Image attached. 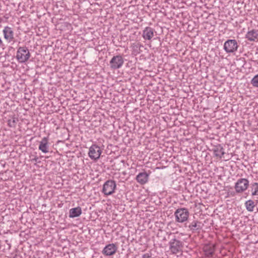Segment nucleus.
Returning <instances> with one entry per match:
<instances>
[{
  "label": "nucleus",
  "mask_w": 258,
  "mask_h": 258,
  "mask_svg": "<svg viewBox=\"0 0 258 258\" xmlns=\"http://www.w3.org/2000/svg\"><path fill=\"white\" fill-rule=\"evenodd\" d=\"M189 215L188 210L185 208H178L174 213L175 221L178 223H183L187 221Z\"/></svg>",
  "instance_id": "nucleus-1"
},
{
  "label": "nucleus",
  "mask_w": 258,
  "mask_h": 258,
  "mask_svg": "<svg viewBox=\"0 0 258 258\" xmlns=\"http://www.w3.org/2000/svg\"><path fill=\"white\" fill-rule=\"evenodd\" d=\"M30 57V53L26 46L20 47L17 50L16 58L21 63L27 61Z\"/></svg>",
  "instance_id": "nucleus-2"
},
{
  "label": "nucleus",
  "mask_w": 258,
  "mask_h": 258,
  "mask_svg": "<svg viewBox=\"0 0 258 258\" xmlns=\"http://www.w3.org/2000/svg\"><path fill=\"white\" fill-rule=\"evenodd\" d=\"M116 187L115 181L108 180L103 184L102 192L106 196L111 195L114 192Z\"/></svg>",
  "instance_id": "nucleus-3"
},
{
  "label": "nucleus",
  "mask_w": 258,
  "mask_h": 258,
  "mask_svg": "<svg viewBox=\"0 0 258 258\" xmlns=\"http://www.w3.org/2000/svg\"><path fill=\"white\" fill-rule=\"evenodd\" d=\"M238 45L235 39H228L224 44L223 48L228 53H232L237 50Z\"/></svg>",
  "instance_id": "nucleus-4"
},
{
  "label": "nucleus",
  "mask_w": 258,
  "mask_h": 258,
  "mask_svg": "<svg viewBox=\"0 0 258 258\" xmlns=\"http://www.w3.org/2000/svg\"><path fill=\"white\" fill-rule=\"evenodd\" d=\"M249 185V181L246 178H240L235 183L234 188L236 193H242L246 190Z\"/></svg>",
  "instance_id": "nucleus-5"
},
{
  "label": "nucleus",
  "mask_w": 258,
  "mask_h": 258,
  "mask_svg": "<svg viewBox=\"0 0 258 258\" xmlns=\"http://www.w3.org/2000/svg\"><path fill=\"white\" fill-rule=\"evenodd\" d=\"M170 249L172 253L176 254L182 251V243L175 238L169 242Z\"/></svg>",
  "instance_id": "nucleus-6"
},
{
  "label": "nucleus",
  "mask_w": 258,
  "mask_h": 258,
  "mask_svg": "<svg viewBox=\"0 0 258 258\" xmlns=\"http://www.w3.org/2000/svg\"><path fill=\"white\" fill-rule=\"evenodd\" d=\"M124 62L123 58L120 55L114 56L110 61V68L113 70L120 68Z\"/></svg>",
  "instance_id": "nucleus-7"
},
{
  "label": "nucleus",
  "mask_w": 258,
  "mask_h": 258,
  "mask_svg": "<svg viewBox=\"0 0 258 258\" xmlns=\"http://www.w3.org/2000/svg\"><path fill=\"white\" fill-rule=\"evenodd\" d=\"M101 153L102 151L98 146L93 145L89 148L88 154L91 159L96 160L100 158Z\"/></svg>",
  "instance_id": "nucleus-8"
},
{
  "label": "nucleus",
  "mask_w": 258,
  "mask_h": 258,
  "mask_svg": "<svg viewBox=\"0 0 258 258\" xmlns=\"http://www.w3.org/2000/svg\"><path fill=\"white\" fill-rule=\"evenodd\" d=\"M117 250V246L115 244H108L105 246L102 253L105 256H111L114 254Z\"/></svg>",
  "instance_id": "nucleus-9"
},
{
  "label": "nucleus",
  "mask_w": 258,
  "mask_h": 258,
  "mask_svg": "<svg viewBox=\"0 0 258 258\" xmlns=\"http://www.w3.org/2000/svg\"><path fill=\"white\" fill-rule=\"evenodd\" d=\"M185 227L188 228L192 233L199 231L202 228L201 222L198 220L185 224Z\"/></svg>",
  "instance_id": "nucleus-10"
},
{
  "label": "nucleus",
  "mask_w": 258,
  "mask_h": 258,
  "mask_svg": "<svg viewBox=\"0 0 258 258\" xmlns=\"http://www.w3.org/2000/svg\"><path fill=\"white\" fill-rule=\"evenodd\" d=\"M155 32L154 29L150 27H146L143 31L142 37L146 40H150Z\"/></svg>",
  "instance_id": "nucleus-11"
},
{
  "label": "nucleus",
  "mask_w": 258,
  "mask_h": 258,
  "mask_svg": "<svg viewBox=\"0 0 258 258\" xmlns=\"http://www.w3.org/2000/svg\"><path fill=\"white\" fill-rule=\"evenodd\" d=\"M39 149L43 153H46L49 152L48 138L44 137L40 142Z\"/></svg>",
  "instance_id": "nucleus-12"
},
{
  "label": "nucleus",
  "mask_w": 258,
  "mask_h": 258,
  "mask_svg": "<svg viewBox=\"0 0 258 258\" xmlns=\"http://www.w3.org/2000/svg\"><path fill=\"white\" fill-rule=\"evenodd\" d=\"M3 32L5 39L9 42H11L13 40L14 32L11 28L6 26L4 28Z\"/></svg>",
  "instance_id": "nucleus-13"
},
{
  "label": "nucleus",
  "mask_w": 258,
  "mask_h": 258,
  "mask_svg": "<svg viewBox=\"0 0 258 258\" xmlns=\"http://www.w3.org/2000/svg\"><path fill=\"white\" fill-rule=\"evenodd\" d=\"M213 151L215 156L220 159L223 157V155L225 153L223 147L220 144H218V145L214 146L213 149Z\"/></svg>",
  "instance_id": "nucleus-14"
},
{
  "label": "nucleus",
  "mask_w": 258,
  "mask_h": 258,
  "mask_svg": "<svg viewBox=\"0 0 258 258\" xmlns=\"http://www.w3.org/2000/svg\"><path fill=\"white\" fill-rule=\"evenodd\" d=\"M149 178V174L146 172H141L137 175L136 179L141 184H144L147 182Z\"/></svg>",
  "instance_id": "nucleus-15"
},
{
  "label": "nucleus",
  "mask_w": 258,
  "mask_h": 258,
  "mask_svg": "<svg viewBox=\"0 0 258 258\" xmlns=\"http://www.w3.org/2000/svg\"><path fill=\"white\" fill-rule=\"evenodd\" d=\"M257 31L254 29L249 31L246 34V38L250 41H255L257 39Z\"/></svg>",
  "instance_id": "nucleus-16"
},
{
  "label": "nucleus",
  "mask_w": 258,
  "mask_h": 258,
  "mask_svg": "<svg viewBox=\"0 0 258 258\" xmlns=\"http://www.w3.org/2000/svg\"><path fill=\"white\" fill-rule=\"evenodd\" d=\"M82 214V209L80 207L72 208L69 211V217L75 218L79 217Z\"/></svg>",
  "instance_id": "nucleus-17"
},
{
  "label": "nucleus",
  "mask_w": 258,
  "mask_h": 258,
  "mask_svg": "<svg viewBox=\"0 0 258 258\" xmlns=\"http://www.w3.org/2000/svg\"><path fill=\"white\" fill-rule=\"evenodd\" d=\"M204 251L207 256H212L214 253V247L213 245H207L204 247Z\"/></svg>",
  "instance_id": "nucleus-18"
},
{
  "label": "nucleus",
  "mask_w": 258,
  "mask_h": 258,
  "mask_svg": "<svg viewBox=\"0 0 258 258\" xmlns=\"http://www.w3.org/2000/svg\"><path fill=\"white\" fill-rule=\"evenodd\" d=\"M245 206L246 210L249 212H252L255 207V204L252 200H249L245 203Z\"/></svg>",
  "instance_id": "nucleus-19"
},
{
  "label": "nucleus",
  "mask_w": 258,
  "mask_h": 258,
  "mask_svg": "<svg viewBox=\"0 0 258 258\" xmlns=\"http://www.w3.org/2000/svg\"><path fill=\"white\" fill-rule=\"evenodd\" d=\"M132 47L134 54H136L140 52L141 44H140L139 43H133L132 45Z\"/></svg>",
  "instance_id": "nucleus-20"
},
{
  "label": "nucleus",
  "mask_w": 258,
  "mask_h": 258,
  "mask_svg": "<svg viewBox=\"0 0 258 258\" xmlns=\"http://www.w3.org/2000/svg\"><path fill=\"white\" fill-rule=\"evenodd\" d=\"M252 196L258 195V183L254 182L251 184Z\"/></svg>",
  "instance_id": "nucleus-21"
},
{
  "label": "nucleus",
  "mask_w": 258,
  "mask_h": 258,
  "mask_svg": "<svg viewBox=\"0 0 258 258\" xmlns=\"http://www.w3.org/2000/svg\"><path fill=\"white\" fill-rule=\"evenodd\" d=\"M18 121V118L16 117H13L12 119H9L8 121V125L11 127H15Z\"/></svg>",
  "instance_id": "nucleus-22"
},
{
  "label": "nucleus",
  "mask_w": 258,
  "mask_h": 258,
  "mask_svg": "<svg viewBox=\"0 0 258 258\" xmlns=\"http://www.w3.org/2000/svg\"><path fill=\"white\" fill-rule=\"evenodd\" d=\"M251 84L255 87H258V75L255 76L251 81Z\"/></svg>",
  "instance_id": "nucleus-23"
},
{
  "label": "nucleus",
  "mask_w": 258,
  "mask_h": 258,
  "mask_svg": "<svg viewBox=\"0 0 258 258\" xmlns=\"http://www.w3.org/2000/svg\"><path fill=\"white\" fill-rule=\"evenodd\" d=\"M142 258H151V255L149 253H145L143 255Z\"/></svg>",
  "instance_id": "nucleus-24"
},
{
  "label": "nucleus",
  "mask_w": 258,
  "mask_h": 258,
  "mask_svg": "<svg viewBox=\"0 0 258 258\" xmlns=\"http://www.w3.org/2000/svg\"><path fill=\"white\" fill-rule=\"evenodd\" d=\"M38 159V157H35L34 158H32V159H31V161H32V162H37Z\"/></svg>",
  "instance_id": "nucleus-25"
},
{
  "label": "nucleus",
  "mask_w": 258,
  "mask_h": 258,
  "mask_svg": "<svg viewBox=\"0 0 258 258\" xmlns=\"http://www.w3.org/2000/svg\"><path fill=\"white\" fill-rule=\"evenodd\" d=\"M4 46V44L3 42V41L2 40L1 38H0V47H2Z\"/></svg>",
  "instance_id": "nucleus-26"
}]
</instances>
